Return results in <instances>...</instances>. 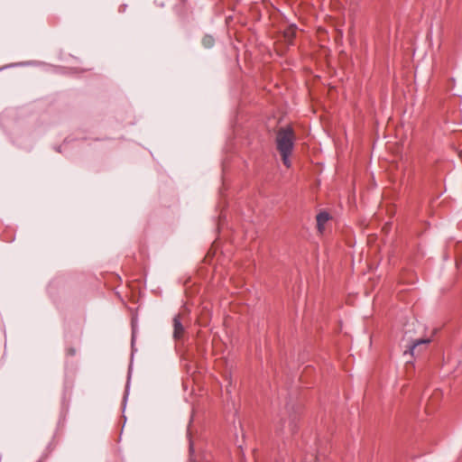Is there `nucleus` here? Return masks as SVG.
<instances>
[{"mask_svg":"<svg viewBox=\"0 0 462 462\" xmlns=\"http://www.w3.org/2000/svg\"><path fill=\"white\" fill-rule=\"evenodd\" d=\"M295 134L291 126L282 127L276 134V147L283 164L290 168L291 165L290 156L294 148Z\"/></svg>","mask_w":462,"mask_h":462,"instance_id":"obj_1","label":"nucleus"},{"mask_svg":"<svg viewBox=\"0 0 462 462\" xmlns=\"http://www.w3.org/2000/svg\"><path fill=\"white\" fill-rule=\"evenodd\" d=\"M329 218H330L329 214L325 211L319 212L317 215V217H316L317 228L320 234L323 233L324 229H325V225L329 220Z\"/></svg>","mask_w":462,"mask_h":462,"instance_id":"obj_3","label":"nucleus"},{"mask_svg":"<svg viewBox=\"0 0 462 462\" xmlns=\"http://www.w3.org/2000/svg\"><path fill=\"white\" fill-rule=\"evenodd\" d=\"M202 43L206 48H210L214 44V38L212 36L206 35L202 40Z\"/></svg>","mask_w":462,"mask_h":462,"instance_id":"obj_5","label":"nucleus"},{"mask_svg":"<svg viewBox=\"0 0 462 462\" xmlns=\"http://www.w3.org/2000/svg\"><path fill=\"white\" fill-rule=\"evenodd\" d=\"M184 327L181 322L180 315H176L173 318V337L174 339H180L184 335Z\"/></svg>","mask_w":462,"mask_h":462,"instance_id":"obj_2","label":"nucleus"},{"mask_svg":"<svg viewBox=\"0 0 462 462\" xmlns=\"http://www.w3.org/2000/svg\"><path fill=\"white\" fill-rule=\"evenodd\" d=\"M430 342V339H422V338L411 340V345L409 346V353L411 356H414V351L418 346H427Z\"/></svg>","mask_w":462,"mask_h":462,"instance_id":"obj_4","label":"nucleus"}]
</instances>
